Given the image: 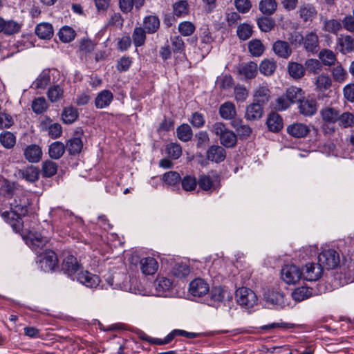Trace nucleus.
<instances>
[{
  "label": "nucleus",
  "mask_w": 354,
  "mask_h": 354,
  "mask_svg": "<svg viewBox=\"0 0 354 354\" xmlns=\"http://www.w3.org/2000/svg\"><path fill=\"white\" fill-rule=\"evenodd\" d=\"M28 205L29 202L25 196H16L9 202V210L0 208V215L15 231L19 232L23 228L21 217L28 214Z\"/></svg>",
  "instance_id": "nucleus-1"
},
{
  "label": "nucleus",
  "mask_w": 354,
  "mask_h": 354,
  "mask_svg": "<svg viewBox=\"0 0 354 354\" xmlns=\"http://www.w3.org/2000/svg\"><path fill=\"white\" fill-rule=\"evenodd\" d=\"M211 131L219 138L221 144L226 148L234 147L237 142V136L221 122H215Z\"/></svg>",
  "instance_id": "nucleus-2"
},
{
  "label": "nucleus",
  "mask_w": 354,
  "mask_h": 354,
  "mask_svg": "<svg viewBox=\"0 0 354 354\" xmlns=\"http://www.w3.org/2000/svg\"><path fill=\"white\" fill-rule=\"evenodd\" d=\"M318 263L323 269H334L339 263V254L333 249L323 250L318 256Z\"/></svg>",
  "instance_id": "nucleus-3"
},
{
  "label": "nucleus",
  "mask_w": 354,
  "mask_h": 354,
  "mask_svg": "<svg viewBox=\"0 0 354 354\" xmlns=\"http://www.w3.org/2000/svg\"><path fill=\"white\" fill-rule=\"evenodd\" d=\"M237 303L246 309L252 308L257 301L256 294L250 289L242 287L236 291Z\"/></svg>",
  "instance_id": "nucleus-4"
},
{
  "label": "nucleus",
  "mask_w": 354,
  "mask_h": 354,
  "mask_svg": "<svg viewBox=\"0 0 354 354\" xmlns=\"http://www.w3.org/2000/svg\"><path fill=\"white\" fill-rule=\"evenodd\" d=\"M199 187L205 192H218L221 187L220 178L218 176L212 177L209 175L201 174L198 178Z\"/></svg>",
  "instance_id": "nucleus-5"
},
{
  "label": "nucleus",
  "mask_w": 354,
  "mask_h": 354,
  "mask_svg": "<svg viewBox=\"0 0 354 354\" xmlns=\"http://www.w3.org/2000/svg\"><path fill=\"white\" fill-rule=\"evenodd\" d=\"M282 279L288 284H295L298 282L303 272L295 265H286L281 271Z\"/></svg>",
  "instance_id": "nucleus-6"
},
{
  "label": "nucleus",
  "mask_w": 354,
  "mask_h": 354,
  "mask_svg": "<svg viewBox=\"0 0 354 354\" xmlns=\"http://www.w3.org/2000/svg\"><path fill=\"white\" fill-rule=\"evenodd\" d=\"M81 268V264L73 255L66 256L61 265L62 271L74 280L73 277Z\"/></svg>",
  "instance_id": "nucleus-7"
},
{
  "label": "nucleus",
  "mask_w": 354,
  "mask_h": 354,
  "mask_svg": "<svg viewBox=\"0 0 354 354\" xmlns=\"http://www.w3.org/2000/svg\"><path fill=\"white\" fill-rule=\"evenodd\" d=\"M58 263V259L53 250H46L40 256L39 266L44 272L53 271Z\"/></svg>",
  "instance_id": "nucleus-8"
},
{
  "label": "nucleus",
  "mask_w": 354,
  "mask_h": 354,
  "mask_svg": "<svg viewBox=\"0 0 354 354\" xmlns=\"http://www.w3.org/2000/svg\"><path fill=\"white\" fill-rule=\"evenodd\" d=\"M177 333H169L164 339L160 338H153L147 335V333H141L140 337L144 340H146L150 342L152 344L156 345H164L167 344L171 342L175 337ZM179 335L184 336L187 338H195L198 337L199 333H178Z\"/></svg>",
  "instance_id": "nucleus-9"
},
{
  "label": "nucleus",
  "mask_w": 354,
  "mask_h": 354,
  "mask_svg": "<svg viewBox=\"0 0 354 354\" xmlns=\"http://www.w3.org/2000/svg\"><path fill=\"white\" fill-rule=\"evenodd\" d=\"M209 290V284L201 278L192 281L189 286V292L194 297H202Z\"/></svg>",
  "instance_id": "nucleus-10"
},
{
  "label": "nucleus",
  "mask_w": 354,
  "mask_h": 354,
  "mask_svg": "<svg viewBox=\"0 0 354 354\" xmlns=\"http://www.w3.org/2000/svg\"><path fill=\"white\" fill-rule=\"evenodd\" d=\"M76 279L78 282L91 288H96L100 282L98 276L88 271H80L77 272Z\"/></svg>",
  "instance_id": "nucleus-11"
},
{
  "label": "nucleus",
  "mask_w": 354,
  "mask_h": 354,
  "mask_svg": "<svg viewBox=\"0 0 354 354\" xmlns=\"http://www.w3.org/2000/svg\"><path fill=\"white\" fill-rule=\"evenodd\" d=\"M299 111L306 117L314 115L317 111V102L313 98H303L299 102Z\"/></svg>",
  "instance_id": "nucleus-12"
},
{
  "label": "nucleus",
  "mask_w": 354,
  "mask_h": 354,
  "mask_svg": "<svg viewBox=\"0 0 354 354\" xmlns=\"http://www.w3.org/2000/svg\"><path fill=\"white\" fill-rule=\"evenodd\" d=\"M323 270V268L319 263H308L305 266L303 276L307 281H316L321 277Z\"/></svg>",
  "instance_id": "nucleus-13"
},
{
  "label": "nucleus",
  "mask_w": 354,
  "mask_h": 354,
  "mask_svg": "<svg viewBox=\"0 0 354 354\" xmlns=\"http://www.w3.org/2000/svg\"><path fill=\"white\" fill-rule=\"evenodd\" d=\"M206 157L209 161L220 163L225 159L226 151L222 146L214 145L208 148Z\"/></svg>",
  "instance_id": "nucleus-14"
},
{
  "label": "nucleus",
  "mask_w": 354,
  "mask_h": 354,
  "mask_svg": "<svg viewBox=\"0 0 354 354\" xmlns=\"http://www.w3.org/2000/svg\"><path fill=\"white\" fill-rule=\"evenodd\" d=\"M41 148L35 144H32L26 147L24 151L25 159L31 163L39 162L42 158Z\"/></svg>",
  "instance_id": "nucleus-15"
},
{
  "label": "nucleus",
  "mask_w": 354,
  "mask_h": 354,
  "mask_svg": "<svg viewBox=\"0 0 354 354\" xmlns=\"http://www.w3.org/2000/svg\"><path fill=\"white\" fill-rule=\"evenodd\" d=\"M22 24L18 23L14 20L6 21L0 17V33L2 32L6 35H12L20 32Z\"/></svg>",
  "instance_id": "nucleus-16"
},
{
  "label": "nucleus",
  "mask_w": 354,
  "mask_h": 354,
  "mask_svg": "<svg viewBox=\"0 0 354 354\" xmlns=\"http://www.w3.org/2000/svg\"><path fill=\"white\" fill-rule=\"evenodd\" d=\"M253 329H259L262 330H286L289 329H302L304 328L303 325H295L292 324L288 323H277L273 322L265 325H261L259 326H254L252 327Z\"/></svg>",
  "instance_id": "nucleus-17"
},
{
  "label": "nucleus",
  "mask_w": 354,
  "mask_h": 354,
  "mask_svg": "<svg viewBox=\"0 0 354 354\" xmlns=\"http://www.w3.org/2000/svg\"><path fill=\"white\" fill-rule=\"evenodd\" d=\"M339 50L346 54L354 51V38L350 35H340L337 39Z\"/></svg>",
  "instance_id": "nucleus-18"
},
{
  "label": "nucleus",
  "mask_w": 354,
  "mask_h": 354,
  "mask_svg": "<svg viewBox=\"0 0 354 354\" xmlns=\"http://www.w3.org/2000/svg\"><path fill=\"white\" fill-rule=\"evenodd\" d=\"M266 125L270 131L277 133L283 128V119L278 113L272 112L268 115Z\"/></svg>",
  "instance_id": "nucleus-19"
},
{
  "label": "nucleus",
  "mask_w": 354,
  "mask_h": 354,
  "mask_svg": "<svg viewBox=\"0 0 354 354\" xmlns=\"http://www.w3.org/2000/svg\"><path fill=\"white\" fill-rule=\"evenodd\" d=\"M113 100V94L109 90L100 91L95 99V106L97 109H104L110 105Z\"/></svg>",
  "instance_id": "nucleus-20"
},
{
  "label": "nucleus",
  "mask_w": 354,
  "mask_h": 354,
  "mask_svg": "<svg viewBox=\"0 0 354 354\" xmlns=\"http://www.w3.org/2000/svg\"><path fill=\"white\" fill-rule=\"evenodd\" d=\"M274 53L279 57L287 59L292 54L289 43L283 40H277L272 45Z\"/></svg>",
  "instance_id": "nucleus-21"
},
{
  "label": "nucleus",
  "mask_w": 354,
  "mask_h": 354,
  "mask_svg": "<svg viewBox=\"0 0 354 354\" xmlns=\"http://www.w3.org/2000/svg\"><path fill=\"white\" fill-rule=\"evenodd\" d=\"M140 268L144 274L152 275L157 271L158 264L154 258L147 257L140 260Z\"/></svg>",
  "instance_id": "nucleus-22"
},
{
  "label": "nucleus",
  "mask_w": 354,
  "mask_h": 354,
  "mask_svg": "<svg viewBox=\"0 0 354 354\" xmlns=\"http://www.w3.org/2000/svg\"><path fill=\"white\" fill-rule=\"evenodd\" d=\"M298 13L300 18L305 23L312 22L316 18L317 11L311 4H305L299 7Z\"/></svg>",
  "instance_id": "nucleus-23"
},
{
  "label": "nucleus",
  "mask_w": 354,
  "mask_h": 354,
  "mask_svg": "<svg viewBox=\"0 0 354 354\" xmlns=\"http://www.w3.org/2000/svg\"><path fill=\"white\" fill-rule=\"evenodd\" d=\"M28 239L30 247L36 252L42 249L48 242L46 237L37 232H30Z\"/></svg>",
  "instance_id": "nucleus-24"
},
{
  "label": "nucleus",
  "mask_w": 354,
  "mask_h": 354,
  "mask_svg": "<svg viewBox=\"0 0 354 354\" xmlns=\"http://www.w3.org/2000/svg\"><path fill=\"white\" fill-rule=\"evenodd\" d=\"M254 102L264 105L268 102L270 98V91L267 85H261L254 91Z\"/></svg>",
  "instance_id": "nucleus-25"
},
{
  "label": "nucleus",
  "mask_w": 354,
  "mask_h": 354,
  "mask_svg": "<svg viewBox=\"0 0 354 354\" xmlns=\"http://www.w3.org/2000/svg\"><path fill=\"white\" fill-rule=\"evenodd\" d=\"M40 171L35 166H28L24 169L19 171V177L25 179L30 183H35L38 180Z\"/></svg>",
  "instance_id": "nucleus-26"
},
{
  "label": "nucleus",
  "mask_w": 354,
  "mask_h": 354,
  "mask_svg": "<svg viewBox=\"0 0 354 354\" xmlns=\"http://www.w3.org/2000/svg\"><path fill=\"white\" fill-rule=\"evenodd\" d=\"M263 113V105L254 102L246 107L245 118L250 121L257 120L262 117Z\"/></svg>",
  "instance_id": "nucleus-27"
},
{
  "label": "nucleus",
  "mask_w": 354,
  "mask_h": 354,
  "mask_svg": "<svg viewBox=\"0 0 354 354\" xmlns=\"http://www.w3.org/2000/svg\"><path fill=\"white\" fill-rule=\"evenodd\" d=\"M320 115L324 122L333 124L337 122L339 111L333 107L326 106L321 109Z\"/></svg>",
  "instance_id": "nucleus-28"
},
{
  "label": "nucleus",
  "mask_w": 354,
  "mask_h": 354,
  "mask_svg": "<svg viewBox=\"0 0 354 354\" xmlns=\"http://www.w3.org/2000/svg\"><path fill=\"white\" fill-rule=\"evenodd\" d=\"M304 48L311 53H317L319 50V39L314 32H310L304 38Z\"/></svg>",
  "instance_id": "nucleus-29"
},
{
  "label": "nucleus",
  "mask_w": 354,
  "mask_h": 354,
  "mask_svg": "<svg viewBox=\"0 0 354 354\" xmlns=\"http://www.w3.org/2000/svg\"><path fill=\"white\" fill-rule=\"evenodd\" d=\"M239 74L244 79H252L257 73V65L250 62L247 64H242L238 68Z\"/></svg>",
  "instance_id": "nucleus-30"
},
{
  "label": "nucleus",
  "mask_w": 354,
  "mask_h": 354,
  "mask_svg": "<svg viewBox=\"0 0 354 354\" xmlns=\"http://www.w3.org/2000/svg\"><path fill=\"white\" fill-rule=\"evenodd\" d=\"M321 21L323 22L322 30L324 32L337 35V32L342 28V22L341 23L337 19H328L322 17Z\"/></svg>",
  "instance_id": "nucleus-31"
},
{
  "label": "nucleus",
  "mask_w": 354,
  "mask_h": 354,
  "mask_svg": "<svg viewBox=\"0 0 354 354\" xmlns=\"http://www.w3.org/2000/svg\"><path fill=\"white\" fill-rule=\"evenodd\" d=\"M160 19L156 15L146 16L143 19V28L148 34H153L158 31L160 28Z\"/></svg>",
  "instance_id": "nucleus-32"
},
{
  "label": "nucleus",
  "mask_w": 354,
  "mask_h": 354,
  "mask_svg": "<svg viewBox=\"0 0 354 354\" xmlns=\"http://www.w3.org/2000/svg\"><path fill=\"white\" fill-rule=\"evenodd\" d=\"M35 32L39 38L43 39H50L54 33L53 26L47 22L37 25Z\"/></svg>",
  "instance_id": "nucleus-33"
},
{
  "label": "nucleus",
  "mask_w": 354,
  "mask_h": 354,
  "mask_svg": "<svg viewBox=\"0 0 354 354\" xmlns=\"http://www.w3.org/2000/svg\"><path fill=\"white\" fill-rule=\"evenodd\" d=\"M287 131L290 136L300 138H304L308 134L309 129L306 124L295 123L288 126Z\"/></svg>",
  "instance_id": "nucleus-34"
},
{
  "label": "nucleus",
  "mask_w": 354,
  "mask_h": 354,
  "mask_svg": "<svg viewBox=\"0 0 354 354\" xmlns=\"http://www.w3.org/2000/svg\"><path fill=\"white\" fill-rule=\"evenodd\" d=\"M65 151V145L59 141H55L48 147V155L51 159H59L64 155Z\"/></svg>",
  "instance_id": "nucleus-35"
},
{
  "label": "nucleus",
  "mask_w": 354,
  "mask_h": 354,
  "mask_svg": "<svg viewBox=\"0 0 354 354\" xmlns=\"http://www.w3.org/2000/svg\"><path fill=\"white\" fill-rule=\"evenodd\" d=\"M219 114L224 120H232L236 114V108L234 104L231 102H226L221 105L219 108Z\"/></svg>",
  "instance_id": "nucleus-36"
},
{
  "label": "nucleus",
  "mask_w": 354,
  "mask_h": 354,
  "mask_svg": "<svg viewBox=\"0 0 354 354\" xmlns=\"http://www.w3.org/2000/svg\"><path fill=\"white\" fill-rule=\"evenodd\" d=\"M332 84L330 77L326 74H321L317 77L315 82L316 90L319 92H325L328 90Z\"/></svg>",
  "instance_id": "nucleus-37"
},
{
  "label": "nucleus",
  "mask_w": 354,
  "mask_h": 354,
  "mask_svg": "<svg viewBox=\"0 0 354 354\" xmlns=\"http://www.w3.org/2000/svg\"><path fill=\"white\" fill-rule=\"evenodd\" d=\"M211 299L214 302H223L231 298L230 292L222 287L214 288L211 292Z\"/></svg>",
  "instance_id": "nucleus-38"
},
{
  "label": "nucleus",
  "mask_w": 354,
  "mask_h": 354,
  "mask_svg": "<svg viewBox=\"0 0 354 354\" xmlns=\"http://www.w3.org/2000/svg\"><path fill=\"white\" fill-rule=\"evenodd\" d=\"M58 165L50 160H45L41 165V173L44 178H50L57 171Z\"/></svg>",
  "instance_id": "nucleus-39"
},
{
  "label": "nucleus",
  "mask_w": 354,
  "mask_h": 354,
  "mask_svg": "<svg viewBox=\"0 0 354 354\" xmlns=\"http://www.w3.org/2000/svg\"><path fill=\"white\" fill-rule=\"evenodd\" d=\"M286 96L291 104L300 102L304 98V92L301 88L290 86L286 91Z\"/></svg>",
  "instance_id": "nucleus-40"
},
{
  "label": "nucleus",
  "mask_w": 354,
  "mask_h": 354,
  "mask_svg": "<svg viewBox=\"0 0 354 354\" xmlns=\"http://www.w3.org/2000/svg\"><path fill=\"white\" fill-rule=\"evenodd\" d=\"M177 138L183 142L189 141L193 136L192 130L187 124H182L176 129Z\"/></svg>",
  "instance_id": "nucleus-41"
},
{
  "label": "nucleus",
  "mask_w": 354,
  "mask_h": 354,
  "mask_svg": "<svg viewBox=\"0 0 354 354\" xmlns=\"http://www.w3.org/2000/svg\"><path fill=\"white\" fill-rule=\"evenodd\" d=\"M147 31L142 27H136L132 33V41L136 47L145 44Z\"/></svg>",
  "instance_id": "nucleus-42"
},
{
  "label": "nucleus",
  "mask_w": 354,
  "mask_h": 354,
  "mask_svg": "<svg viewBox=\"0 0 354 354\" xmlns=\"http://www.w3.org/2000/svg\"><path fill=\"white\" fill-rule=\"evenodd\" d=\"M171 286L172 281L165 277H158L154 281V286L159 295H163Z\"/></svg>",
  "instance_id": "nucleus-43"
},
{
  "label": "nucleus",
  "mask_w": 354,
  "mask_h": 354,
  "mask_svg": "<svg viewBox=\"0 0 354 354\" xmlns=\"http://www.w3.org/2000/svg\"><path fill=\"white\" fill-rule=\"evenodd\" d=\"M289 75L295 80L303 77L305 75V69L302 64L297 62H290L288 66Z\"/></svg>",
  "instance_id": "nucleus-44"
},
{
  "label": "nucleus",
  "mask_w": 354,
  "mask_h": 354,
  "mask_svg": "<svg viewBox=\"0 0 354 354\" xmlns=\"http://www.w3.org/2000/svg\"><path fill=\"white\" fill-rule=\"evenodd\" d=\"M50 76L48 71H43L35 81L32 83V87L35 89H45L50 83Z\"/></svg>",
  "instance_id": "nucleus-45"
},
{
  "label": "nucleus",
  "mask_w": 354,
  "mask_h": 354,
  "mask_svg": "<svg viewBox=\"0 0 354 354\" xmlns=\"http://www.w3.org/2000/svg\"><path fill=\"white\" fill-rule=\"evenodd\" d=\"M182 188L185 192H192L196 189L198 185V180L194 176L186 175L180 178Z\"/></svg>",
  "instance_id": "nucleus-46"
},
{
  "label": "nucleus",
  "mask_w": 354,
  "mask_h": 354,
  "mask_svg": "<svg viewBox=\"0 0 354 354\" xmlns=\"http://www.w3.org/2000/svg\"><path fill=\"white\" fill-rule=\"evenodd\" d=\"M65 147L71 155H76L81 151L83 143L80 138H73L67 141Z\"/></svg>",
  "instance_id": "nucleus-47"
},
{
  "label": "nucleus",
  "mask_w": 354,
  "mask_h": 354,
  "mask_svg": "<svg viewBox=\"0 0 354 354\" xmlns=\"http://www.w3.org/2000/svg\"><path fill=\"white\" fill-rule=\"evenodd\" d=\"M277 3L275 0H261L259 3L260 11L266 15H272L277 10Z\"/></svg>",
  "instance_id": "nucleus-48"
},
{
  "label": "nucleus",
  "mask_w": 354,
  "mask_h": 354,
  "mask_svg": "<svg viewBox=\"0 0 354 354\" xmlns=\"http://www.w3.org/2000/svg\"><path fill=\"white\" fill-rule=\"evenodd\" d=\"M167 155L171 159L176 160L182 155V147L176 142H170L165 147Z\"/></svg>",
  "instance_id": "nucleus-49"
},
{
  "label": "nucleus",
  "mask_w": 354,
  "mask_h": 354,
  "mask_svg": "<svg viewBox=\"0 0 354 354\" xmlns=\"http://www.w3.org/2000/svg\"><path fill=\"white\" fill-rule=\"evenodd\" d=\"M312 295V289L301 286L296 288L292 293V297L295 301H301L309 298Z\"/></svg>",
  "instance_id": "nucleus-50"
},
{
  "label": "nucleus",
  "mask_w": 354,
  "mask_h": 354,
  "mask_svg": "<svg viewBox=\"0 0 354 354\" xmlns=\"http://www.w3.org/2000/svg\"><path fill=\"white\" fill-rule=\"evenodd\" d=\"M0 143L6 149H12L16 144V137L10 131H3L0 133Z\"/></svg>",
  "instance_id": "nucleus-51"
},
{
  "label": "nucleus",
  "mask_w": 354,
  "mask_h": 354,
  "mask_svg": "<svg viewBox=\"0 0 354 354\" xmlns=\"http://www.w3.org/2000/svg\"><path fill=\"white\" fill-rule=\"evenodd\" d=\"M62 116V120L65 124H72L77 120L78 112L74 107H66L63 110Z\"/></svg>",
  "instance_id": "nucleus-52"
},
{
  "label": "nucleus",
  "mask_w": 354,
  "mask_h": 354,
  "mask_svg": "<svg viewBox=\"0 0 354 354\" xmlns=\"http://www.w3.org/2000/svg\"><path fill=\"white\" fill-rule=\"evenodd\" d=\"M319 57L325 66L334 65L337 58L335 53L328 49H324L319 52Z\"/></svg>",
  "instance_id": "nucleus-53"
},
{
  "label": "nucleus",
  "mask_w": 354,
  "mask_h": 354,
  "mask_svg": "<svg viewBox=\"0 0 354 354\" xmlns=\"http://www.w3.org/2000/svg\"><path fill=\"white\" fill-rule=\"evenodd\" d=\"M276 68V62L270 59H265L262 61L259 66L260 72L266 76L272 75L275 71Z\"/></svg>",
  "instance_id": "nucleus-54"
},
{
  "label": "nucleus",
  "mask_w": 354,
  "mask_h": 354,
  "mask_svg": "<svg viewBox=\"0 0 354 354\" xmlns=\"http://www.w3.org/2000/svg\"><path fill=\"white\" fill-rule=\"evenodd\" d=\"M252 26L244 23L237 27L236 34L238 37L243 41L248 39L252 35Z\"/></svg>",
  "instance_id": "nucleus-55"
},
{
  "label": "nucleus",
  "mask_w": 354,
  "mask_h": 354,
  "mask_svg": "<svg viewBox=\"0 0 354 354\" xmlns=\"http://www.w3.org/2000/svg\"><path fill=\"white\" fill-rule=\"evenodd\" d=\"M257 22L259 29L265 32L271 31L275 26L274 20L268 17H260Z\"/></svg>",
  "instance_id": "nucleus-56"
},
{
  "label": "nucleus",
  "mask_w": 354,
  "mask_h": 354,
  "mask_svg": "<svg viewBox=\"0 0 354 354\" xmlns=\"http://www.w3.org/2000/svg\"><path fill=\"white\" fill-rule=\"evenodd\" d=\"M248 50L252 56L259 57L264 51V46L259 39H252L248 43Z\"/></svg>",
  "instance_id": "nucleus-57"
},
{
  "label": "nucleus",
  "mask_w": 354,
  "mask_h": 354,
  "mask_svg": "<svg viewBox=\"0 0 354 354\" xmlns=\"http://www.w3.org/2000/svg\"><path fill=\"white\" fill-rule=\"evenodd\" d=\"M331 74L334 81L339 83L344 82L348 77V73L342 67L341 64H339L331 69Z\"/></svg>",
  "instance_id": "nucleus-58"
},
{
  "label": "nucleus",
  "mask_w": 354,
  "mask_h": 354,
  "mask_svg": "<svg viewBox=\"0 0 354 354\" xmlns=\"http://www.w3.org/2000/svg\"><path fill=\"white\" fill-rule=\"evenodd\" d=\"M64 91L59 85L51 86L47 92L49 100L52 102H56L61 100L63 97Z\"/></svg>",
  "instance_id": "nucleus-59"
},
{
  "label": "nucleus",
  "mask_w": 354,
  "mask_h": 354,
  "mask_svg": "<svg viewBox=\"0 0 354 354\" xmlns=\"http://www.w3.org/2000/svg\"><path fill=\"white\" fill-rule=\"evenodd\" d=\"M339 125L343 128H350L354 126V115L350 112L339 113L337 120Z\"/></svg>",
  "instance_id": "nucleus-60"
},
{
  "label": "nucleus",
  "mask_w": 354,
  "mask_h": 354,
  "mask_svg": "<svg viewBox=\"0 0 354 354\" xmlns=\"http://www.w3.org/2000/svg\"><path fill=\"white\" fill-rule=\"evenodd\" d=\"M268 301L277 308H281L286 306L284 295L281 292H272L270 294L268 297Z\"/></svg>",
  "instance_id": "nucleus-61"
},
{
  "label": "nucleus",
  "mask_w": 354,
  "mask_h": 354,
  "mask_svg": "<svg viewBox=\"0 0 354 354\" xmlns=\"http://www.w3.org/2000/svg\"><path fill=\"white\" fill-rule=\"evenodd\" d=\"M58 35L62 41L68 43L75 38V33L72 28L64 26L59 30Z\"/></svg>",
  "instance_id": "nucleus-62"
},
{
  "label": "nucleus",
  "mask_w": 354,
  "mask_h": 354,
  "mask_svg": "<svg viewBox=\"0 0 354 354\" xmlns=\"http://www.w3.org/2000/svg\"><path fill=\"white\" fill-rule=\"evenodd\" d=\"M48 104L46 99L40 97L35 99L32 103V109L37 114H41L46 111Z\"/></svg>",
  "instance_id": "nucleus-63"
},
{
  "label": "nucleus",
  "mask_w": 354,
  "mask_h": 354,
  "mask_svg": "<svg viewBox=\"0 0 354 354\" xmlns=\"http://www.w3.org/2000/svg\"><path fill=\"white\" fill-rule=\"evenodd\" d=\"M162 180L168 185L174 186L180 183V176L176 171H170L163 174Z\"/></svg>",
  "instance_id": "nucleus-64"
}]
</instances>
